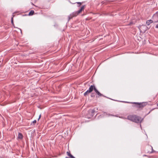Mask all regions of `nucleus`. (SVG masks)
<instances>
[{
    "label": "nucleus",
    "instance_id": "f257e3e1",
    "mask_svg": "<svg viewBox=\"0 0 158 158\" xmlns=\"http://www.w3.org/2000/svg\"><path fill=\"white\" fill-rule=\"evenodd\" d=\"M127 119L136 123H141L143 120L141 117L135 115H129L127 117Z\"/></svg>",
    "mask_w": 158,
    "mask_h": 158
},
{
    "label": "nucleus",
    "instance_id": "f03ea898",
    "mask_svg": "<svg viewBox=\"0 0 158 158\" xmlns=\"http://www.w3.org/2000/svg\"><path fill=\"white\" fill-rule=\"evenodd\" d=\"M127 103H132V102H125ZM132 103H134L137 105V107L139 108H142L145 106L147 105L146 102H142L139 103L138 102H133Z\"/></svg>",
    "mask_w": 158,
    "mask_h": 158
},
{
    "label": "nucleus",
    "instance_id": "7ed1b4c3",
    "mask_svg": "<svg viewBox=\"0 0 158 158\" xmlns=\"http://www.w3.org/2000/svg\"><path fill=\"white\" fill-rule=\"evenodd\" d=\"M95 112L94 109H90L88 111V114L87 115V117L88 118H90L94 115Z\"/></svg>",
    "mask_w": 158,
    "mask_h": 158
},
{
    "label": "nucleus",
    "instance_id": "20e7f679",
    "mask_svg": "<svg viewBox=\"0 0 158 158\" xmlns=\"http://www.w3.org/2000/svg\"><path fill=\"white\" fill-rule=\"evenodd\" d=\"M78 14L77 11L73 12L69 16V19H72L73 17L77 16Z\"/></svg>",
    "mask_w": 158,
    "mask_h": 158
},
{
    "label": "nucleus",
    "instance_id": "39448f33",
    "mask_svg": "<svg viewBox=\"0 0 158 158\" xmlns=\"http://www.w3.org/2000/svg\"><path fill=\"white\" fill-rule=\"evenodd\" d=\"M152 19L154 23H158V16L157 15V14L155 13L154 14L153 16Z\"/></svg>",
    "mask_w": 158,
    "mask_h": 158
},
{
    "label": "nucleus",
    "instance_id": "423d86ee",
    "mask_svg": "<svg viewBox=\"0 0 158 158\" xmlns=\"http://www.w3.org/2000/svg\"><path fill=\"white\" fill-rule=\"evenodd\" d=\"M96 88L94 85H91L90 86L89 89V90L91 93L94 90L95 91Z\"/></svg>",
    "mask_w": 158,
    "mask_h": 158
},
{
    "label": "nucleus",
    "instance_id": "0eeeda50",
    "mask_svg": "<svg viewBox=\"0 0 158 158\" xmlns=\"http://www.w3.org/2000/svg\"><path fill=\"white\" fill-rule=\"evenodd\" d=\"M95 92L98 95L99 97H101L103 96V95L102 94L99 92L98 90L96 89L95 90Z\"/></svg>",
    "mask_w": 158,
    "mask_h": 158
},
{
    "label": "nucleus",
    "instance_id": "6e6552de",
    "mask_svg": "<svg viewBox=\"0 0 158 158\" xmlns=\"http://www.w3.org/2000/svg\"><path fill=\"white\" fill-rule=\"evenodd\" d=\"M85 8V6H83L82 7H81V9L77 11V12L78 13V14H79L82 11L84 10Z\"/></svg>",
    "mask_w": 158,
    "mask_h": 158
},
{
    "label": "nucleus",
    "instance_id": "1a4fd4ad",
    "mask_svg": "<svg viewBox=\"0 0 158 158\" xmlns=\"http://www.w3.org/2000/svg\"><path fill=\"white\" fill-rule=\"evenodd\" d=\"M153 21L152 20H148L146 21V24L148 26L149 25L150 23H152Z\"/></svg>",
    "mask_w": 158,
    "mask_h": 158
},
{
    "label": "nucleus",
    "instance_id": "9d476101",
    "mask_svg": "<svg viewBox=\"0 0 158 158\" xmlns=\"http://www.w3.org/2000/svg\"><path fill=\"white\" fill-rule=\"evenodd\" d=\"M18 138L20 139H22L23 138V135L22 134L20 133H19L18 135Z\"/></svg>",
    "mask_w": 158,
    "mask_h": 158
},
{
    "label": "nucleus",
    "instance_id": "9b49d317",
    "mask_svg": "<svg viewBox=\"0 0 158 158\" xmlns=\"http://www.w3.org/2000/svg\"><path fill=\"white\" fill-rule=\"evenodd\" d=\"M67 154L68 155L70 156L71 158H75L74 156H73L72 155L70 152H67Z\"/></svg>",
    "mask_w": 158,
    "mask_h": 158
},
{
    "label": "nucleus",
    "instance_id": "f8f14e48",
    "mask_svg": "<svg viewBox=\"0 0 158 158\" xmlns=\"http://www.w3.org/2000/svg\"><path fill=\"white\" fill-rule=\"evenodd\" d=\"M91 92H90V91L89 90H87L84 94V96H87V95H88V94L90 93Z\"/></svg>",
    "mask_w": 158,
    "mask_h": 158
},
{
    "label": "nucleus",
    "instance_id": "ddd939ff",
    "mask_svg": "<svg viewBox=\"0 0 158 158\" xmlns=\"http://www.w3.org/2000/svg\"><path fill=\"white\" fill-rule=\"evenodd\" d=\"M34 13V11L33 10H31L29 13V15H32Z\"/></svg>",
    "mask_w": 158,
    "mask_h": 158
},
{
    "label": "nucleus",
    "instance_id": "4468645a",
    "mask_svg": "<svg viewBox=\"0 0 158 158\" xmlns=\"http://www.w3.org/2000/svg\"><path fill=\"white\" fill-rule=\"evenodd\" d=\"M144 28L145 29H146V27L145 25H142L140 27V30L141 31L142 28Z\"/></svg>",
    "mask_w": 158,
    "mask_h": 158
},
{
    "label": "nucleus",
    "instance_id": "2eb2a0df",
    "mask_svg": "<svg viewBox=\"0 0 158 158\" xmlns=\"http://www.w3.org/2000/svg\"><path fill=\"white\" fill-rule=\"evenodd\" d=\"M151 149H152V151L151 152H150V153H153V152H155L154 150L153 149V148H152V147L151 146Z\"/></svg>",
    "mask_w": 158,
    "mask_h": 158
},
{
    "label": "nucleus",
    "instance_id": "dca6fc26",
    "mask_svg": "<svg viewBox=\"0 0 158 158\" xmlns=\"http://www.w3.org/2000/svg\"><path fill=\"white\" fill-rule=\"evenodd\" d=\"M36 120H34V121L32 122V123L33 124H35L36 123Z\"/></svg>",
    "mask_w": 158,
    "mask_h": 158
},
{
    "label": "nucleus",
    "instance_id": "f3484780",
    "mask_svg": "<svg viewBox=\"0 0 158 158\" xmlns=\"http://www.w3.org/2000/svg\"><path fill=\"white\" fill-rule=\"evenodd\" d=\"M11 23L12 24H14V23H13V17L12 18H11Z\"/></svg>",
    "mask_w": 158,
    "mask_h": 158
},
{
    "label": "nucleus",
    "instance_id": "a211bd4d",
    "mask_svg": "<svg viewBox=\"0 0 158 158\" xmlns=\"http://www.w3.org/2000/svg\"><path fill=\"white\" fill-rule=\"evenodd\" d=\"M133 24V22H130V23L128 24V25H131V24Z\"/></svg>",
    "mask_w": 158,
    "mask_h": 158
},
{
    "label": "nucleus",
    "instance_id": "6ab92c4d",
    "mask_svg": "<svg viewBox=\"0 0 158 158\" xmlns=\"http://www.w3.org/2000/svg\"><path fill=\"white\" fill-rule=\"evenodd\" d=\"M41 117V114H40V115H39V118H38V120L40 119V118Z\"/></svg>",
    "mask_w": 158,
    "mask_h": 158
},
{
    "label": "nucleus",
    "instance_id": "aec40b11",
    "mask_svg": "<svg viewBox=\"0 0 158 158\" xmlns=\"http://www.w3.org/2000/svg\"><path fill=\"white\" fill-rule=\"evenodd\" d=\"M156 28H158V24H157V25H156Z\"/></svg>",
    "mask_w": 158,
    "mask_h": 158
},
{
    "label": "nucleus",
    "instance_id": "412c9836",
    "mask_svg": "<svg viewBox=\"0 0 158 158\" xmlns=\"http://www.w3.org/2000/svg\"><path fill=\"white\" fill-rule=\"evenodd\" d=\"M77 3L78 4H79L80 5H79V6L81 5V3L80 2H77Z\"/></svg>",
    "mask_w": 158,
    "mask_h": 158
},
{
    "label": "nucleus",
    "instance_id": "4be33fe9",
    "mask_svg": "<svg viewBox=\"0 0 158 158\" xmlns=\"http://www.w3.org/2000/svg\"><path fill=\"white\" fill-rule=\"evenodd\" d=\"M156 14H157V15L158 16V11H157V12H156Z\"/></svg>",
    "mask_w": 158,
    "mask_h": 158
},
{
    "label": "nucleus",
    "instance_id": "5701e85b",
    "mask_svg": "<svg viewBox=\"0 0 158 158\" xmlns=\"http://www.w3.org/2000/svg\"><path fill=\"white\" fill-rule=\"evenodd\" d=\"M111 116H114V115H111Z\"/></svg>",
    "mask_w": 158,
    "mask_h": 158
},
{
    "label": "nucleus",
    "instance_id": "b1692460",
    "mask_svg": "<svg viewBox=\"0 0 158 158\" xmlns=\"http://www.w3.org/2000/svg\"><path fill=\"white\" fill-rule=\"evenodd\" d=\"M32 5H34L32 3Z\"/></svg>",
    "mask_w": 158,
    "mask_h": 158
},
{
    "label": "nucleus",
    "instance_id": "393cba45",
    "mask_svg": "<svg viewBox=\"0 0 158 158\" xmlns=\"http://www.w3.org/2000/svg\"><path fill=\"white\" fill-rule=\"evenodd\" d=\"M157 106H158V103H157Z\"/></svg>",
    "mask_w": 158,
    "mask_h": 158
},
{
    "label": "nucleus",
    "instance_id": "a878e982",
    "mask_svg": "<svg viewBox=\"0 0 158 158\" xmlns=\"http://www.w3.org/2000/svg\"><path fill=\"white\" fill-rule=\"evenodd\" d=\"M146 31V30H144L143 31Z\"/></svg>",
    "mask_w": 158,
    "mask_h": 158
},
{
    "label": "nucleus",
    "instance_id": "bb28decb",
    "mask_svg": "<svg viewBox=\"0 0 158 158\" xmlns=\"http://www.w3.org/2000/svg\"><path fill=\"white\" fill-rule=\"evenodd\" d=\"M91 97H93V95H91Z\"/></svg>",
    "mask_w": 158,
    "mask_h": 158
}]
</instances>
